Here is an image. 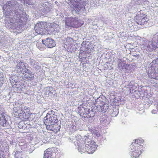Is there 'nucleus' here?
<instances>
[{"mask_svg":"<svg viewBox=\"0 0 158 158\" xmlns=\"http://www.w3.org/2000/svg\"><path fill=\"white\" fill-rule=\"evenodd\" d=\"M75 145L78 146V151L81 153L87 152L89 154H92L97 148V145L91 138V137L85 136L83 139H80L74 142Z\"/></svg>","mask_w":158,"mask_h":158,"instance_id":"obj_1","label":"nucleus"},{"mask_svg":"<svg viewBox=\"0 0 158 158\" xmlns=\"http://www.w3.org/2000/svg\"><path fill=\"white\" fill-rule=\"evenodd\" d=\"M143 143L142 139H135L130 145L131 156L132 158H137L142 153L141 148L142 144Z\"/></svg>","mask_w":158,"mask_h":158,"instance_id":"obj_2","label":"nucleus"},{"mask_svg":"<svg viewBox=\"0 0 158 158\" xmlns=\"http://www.w3.org/2000/svg\"><path fill=\"white\" fill-rule=\"evenodd\" d=\"M142 48L144 50L151 52L153 49L158 48V35H154L152 42L146 40L145 42L142 45Z\"/></svg>","mask_w":158,"mask_h":158,"instance_id":"obj_3","label":"nucleus"},{"mask_svg":"<svg viewBox=\"0 0 158 158\" xmlns=\"http://www.w3.org/2000/svg\"><path fill=\"white\" fill-rule=\"evenodd\" d=\"M44 123L45 125L53 123H57L58 122L57 116L51 111L47 114L44 118Z\"/></svg>","mask_w":158,"mask_h":158,"instance_id":"obj_4","label":"nucleus"},{"mask_svg":"<svg viewBox=\"0 0 158 158\" xmlns=\"http://www.w3.org/2000/svg\"><path fill=\"white\" fill-rule=\"evenodd\" d=\"M15 70L17 72H21L23 74L25 73H27V72L28 71V69L26 68L25 63L21 61H18L17 62Z\"/></svg>","mask_w":158,"mask_h":158,"instance_id":"obj_5","label":"nucleus"},{"mask_svg":"<svg viewBox=\"0 0 158 158\" xmlns=\"http://www.w3.org/2000/svg\"><path fill=\"white\" fill-rule=\"evenodd\" d=\"M34 28L37 34L42 35L44 33V31L46 30L45 28V23L43 22L38 23L35 25Z\"/></svg>","mask_w":158,"mask_h":158,"instance_id":"obj_6","label":"nucleus"},{"mask_svg":"<svg viewBox=\"0 0 158 158\" xmlns=\"http://www.w3.org/2000/svg\"><path fill=\"white\" fill-rule=\"evenodd\" d=\"M70 1L69 4L70 5V7L73 10H75L76 12H78L81 9L80 5H79V3L75 1V0H69Z\"/></svg>","mask_w":158,"mask_h":158,"instance_id":"obj_7","label":"nucleus"},{"mask_svg":"<svg viewBox=\"0 0 158 158\" xmlns=\"http://www.w3.org/2000/svg\"><path fill=\"white\" fill-rule=\"evenodd\" d=\"M118 68L121 71H123L126 72H129L130 71L129 64H126V62L124 61H121L120 62H119Z\"/></svg>","mask_w":158,"mask_h":158,"instance_id":"obj_8","label":"nucleus"},{"mask_svg":"<svg viewBox=\"0 0 158 158\" xmlns=\"http://www.w3.org/2000/svg\"><path fill=\"white\" fill-rule=\"evenodd\" d=\"M77 23L78 20L76 18H68L65 21V25L68 27H73L75 26Z\"/></svg>","mask_w":158,"mask_h":158,"instance_id":"obj_9","label":"nucleus"},{"mask_svg":"<svg viewBox=\"0 0 158 158\" xmlns=\"http://www.w3.org/2000/svg\"><path fill=\"white\" fill-rule=\"evenodd\" d=\"M42 42L45 46L49 48H52L55 45L54 41L50 38H48L45 40H43Z\"/></svg>","mask_w":158,"mask_h":158,"instance_id":"obj_10","label":"nucleus"},{"mask_svg":"<svg viewBox=\"0 0 158 158\" xmlns=\"http://www.w3.org/2000/svg\"><path fill=\"white\" fill-rule=\"evenodd\" d=\"M151 69L149 70L148 74L149 77L151 78L158 80V70H154L153 71Z\"/></svg>","mask_w":158,"mask_h":158,"instance_id":"obj_11","label":"nucleus"},{"mask_svg":"<svg viewBox=\"0 0 158 158\" xmlns=\"http://www.w3.org/2000/svg\"><path fill=\"white\" fill-rule=\"evenodd\" d=\"M45 125H46L47 129L48 130L56 132H58L60 130L59 126L57 125L53 124L51 125L47 124Z\"/></svg>","mask_w":158,"mask_h":158,"instance_id":"obj_12","label":"nucleus"},{"mask_svg":"<svg viewBox=\"0 0 158 158\" xmlns=\"http://www.w3.org/2000/svg\"><path fill=\"white\" fill-rule=\"evenodd\" d=\"M135 21V22L139 25H144L149 21V19L147 17H145L143 18H139Z\"/></svg>","mask_w":158,"mask_h":158,"instance_id":"obj_13","label":"nucleus"},{"mask_svg":"<svg viewBox=\"0 0 158 158\" xmlns=\"http://www.w3.org/2000/svg\"><path fill=\"white\" fill-rule=\"evenodd\" d=\"M20 116H22L24 120H27L30 116L31 113L29 109H27V110H24L23 113H20Z\"/></svg>","mask_w":158,"mask_h":158,"instance_id":"obj_14","label":"nucleus"},{"mask_svg":"<svg viewBox=\"0 0 158 158\" xmlns=\"http://www.w3.org/2000/svg\"><path fill=\"white\" fill-rule=\"evenodd\" d=\"M26 74H25V80L28 81H30L32 80L34 78V74L28 70V71L25 73Z\"/></svg>","mask_w":158,"mask_h":158,"instance_id":"obj_15","label":"nucleus"},{"mask_svg":"<svg viewBox=\"0 0 158 158\" xmlns=\"http://www.w3.org/2000/svg\"><path fill=\"white\" fill-rule=\"evenodd\" d=\"M55 92L54 89L52 87H47L45 89V94L46 95L49 96L53 94Z\"/></svg>","mask_w":158,"mask_h":158,"instance_id":"obj_16","label":"nucleus"},{"mask_svg":"<svg viewBox=\"0 0 158 158\" xmlns=\"http://www.w3.org/2000/svg\"><path fill=\"white\" fill-rule=\"evenodd\" d=\"M52 155L51 150L48 148L44 152V158H52Z\"/></svg>","mask_w":158,"mask_h":158,"instance_id":"obj_17","label":"nucleus"},{"mask_svg":"<svg viewBox=\"0 0 158 158\" xmlns=\"http://www.w3.org/2000/svg\"><path fill=\"white\" fill-rule=\"evenodd\" d=\"M104 102H103L100 98H98L97 99H96L94 102V104L96 106H100L101 107L102 105H103Z\"/></svg>","mask_w":158,"mask_h":158,"instance_id":"obj_18","label":"nucleus"},{"mask_svg":"<svg viewBox=\"0 0 158 158\" xmlns=\"http://www.w3.org/2000/svg\"><path fill=\"white\" fill-rule=\"evenodd\" d=\"M73 39L70 37L67 38L66 39V41L65 43V44L67 46H68V47L71 46V45L73 44Z\"/></svg>","mask_w":158,"mask_h":158,"instance_id":"obj_19","label":"nucleus"},{"mask_svg":"<svg viewBox=\"0 0 158 158\" xmlns=\"http://www.w3.org/2000/svg\"><path fill=\"white\" fill-rule=\"evenodd\" d=\"M6 121L5 116L3 114H1L0 115V124L4 127L6 125Z\"/></svg>","mask_w":158,"mask_h":158,"instance_id":"obj_20","label":"nucleus"},{"mask_svg":"<svg viewBox=\"0 0 158 158\" xmlns=\"http://www.w3.org/2000/svg\"><path fill=\"white\" fill-rule=\"evenodd\" d=\"M23 153L20 151H16L15 152L14 156L15 158H22Z\"/></svg>","mask_w":158,"mask_h":158,"instance_id":"obj_21","label":"nucleus"},{"mask_svg":"<svg viewBox=\"0 0 158 158\" xmlns=\"http://www.w3.org/2000/svg\"><path fill=\"white\" fill-rule=\"evenodd\" d=\"M44 45L43 43H37L36 44L37 48L40 50H43L45 49Z\"/></svg>","mask_w":158,"mask_h":158,"instance_id":"obj_22","label":"nucleus"},{"mask_svg":"<svg viewBox=\"0 0 158 158\" xmlns=\"http://www.w3.org/2000/svg\"><path fill=\"white\" fill-rule=\"evenodd\" d=\"M49 5L47 3H45L43 4V7L44 8L45 11H49L51 10V9L50 7H49Z\"/></svg>","mask_w":158,"mask_h":158,"instance_id":"obj_23","label":"nucleus"},{"mask_svg":"<svg viewBox=\"0 0 158 158\" xmlns=\"http://www.w3.org/2000/svg\"><path fill=\"white\" fill-rule=\"evenodd\" d=\"M17 3V2H15L14 1L12 0L11 1H9L8 2L7 5L10 7H13L15 6Z\"/></svg>","mask_w":158,"mask_h":158,"instance_id":"obj_24","label":"nucleus"},{"mask_svg":"<svg viewBox=\"0 0 158 158\" xmlns=\"http://www.w3.org/2000/svg\"><path fill=\"white\" fill-rule=\"evenodd\" d=\"M15 90L19 92L20 91L21 86L20 85H14L13 86Z\"/></svg>","mask_w":158,"mask_h":158,"instance_id":"obj_25","label":"nucleus"},{"mask_svg":"<svg viewBox=\"0 0 158 158\" xmlns=\"http://www.w3.org/2000/svg\"><path fill=\"white\" fill-rule=\"evenodd\" d=\"M107 117L106 115H104L100 118L101 123H106L107 122Z\"/></svg>","mask_w":158,"mask_h":158,"instance_id":"obj_26","label":"nucleus"},{"mask_svg":"<svg viewBox=\"0 0 158 158\" xmlns=\"http://www.w3.org/2000/svg\"><path fill=\"white\" fill-rule=\"evenodd\" d=\"M4 75L2 73H0V85L3 83L4 81Z\"/></svg>","mask_w":158,"mask_h":158,"instance_id":"obj_27","label":"nucleus"},{"mask_svg":"<svg viewBox=\"0 0 158 158\" xmlns=\"http://www.w3.org/2000/svg\"><path fill=\"white\" fill-rule=\"evenodd\" d=\"M47 25H48V28L55 27L56 26L55 24L54 23H48L47 24Z\"/></svg>","mask_w":158,"mask_h":158,"instance_id":"obj_28","label":"nucleus"},{"mask_svg":"<svg viewBox=\"0 0 158 158\" xmlns=\"http://www.w3.org/2000/svg\"><path fill=\"white\" fill-rule=\"evenodd\" d=\"M46 30L49 33L51 34L53 33V32L55 31V27L50 28H47Z\"/></svg>","mask_w":158,"mask_h":158,"instance_id":"obj_29","label":"nucleus"},{"mask_svg":"<svg viewBox=\"0 0 158 158\" xmlns=\"http://www.w3.org/2000/svg\"><path fill=\"white\" fill-rule=\"evenodd\" d=\"M29 60H30V62L31 65L33 66H34L35 64V63H36V62L34 60H33V59H29Z\"/></svg>","mask_w":158,"mask_h":158,"instance_id":"obj_30","label":"nucleus"},{"mask_svg":"<svg viewBox=\"0 0 158 158\" xmlns=\"http://www.w3.org/2000/svg\"><path fill=\"white\" fill-rule=\"evenodd\" d=\"M30 149L29 151V152L31 153L34 149V146L33 145L30 146Z\"/></svg>","mask_w":158,"mask_h":158,"instance_id":"obj_31","label":"nucleus"},{"mask_svg":"<svg viewBox=\"0 0 158 158\" xmlns=\"http://www.w3.org/2000/svg\"><path fill=\"white\" fill-rule=\"evenodd\" d=\"M29 108L28 107H27L26 106L24 107L23 108H21V111L23 113V112L24 111V110H27V109H29Z\"/></svg>","mask_w":158,"mask_h":158,"instance_id":"obj_32","label":"nucleus"},{"mask_svg":"<svg viewBox=\"0 0 158 158\" xmlns=\"http://www.w3.org/2000/svg\"><path fill=\"white\" fill-rule=\"evenodd\" d=\"M152 62L154 64L158 65V58L156 59V60H153Z\"/></svg>","mask_w":158,"mask_h":158,"instance_id":"obj_33","label":"nucleus"},{"mask_svg":"<svg viewBox=\"0 0 158 158\" xmlns=\"http://www.w3.org/2000/svg\"><path fill=\"white\" fill-rule=\"evenodd\" d=\"M8 11L7 12V13H6V15H6V17H9L10 16V15H11V14H12V12H10V13H8Z\"/></svg>","mask_w":158,"mask_h":158,"instance_id":"obj_34","label":"nucleus"},{"mask_svg":"<svg viewBox=\"0 0 158 158\" xmlns=\"http://www.w3.org/2000/svg\"><path fill=\"white\" fill-rule=\"evenodd\" d=\"M152 114H155L156 113V110H153L152 111Z\"/></svg>","mask_w":158,"mask_h":158,"instance_id":"obj_35","label":"nucleus"},{"mask_svg":"<svg viewBox=\"0 0 158 158\" xmlns=\"http://www.w3.org/2000/svg\"><path fill=\"white\" fill-rule=\"evenodd\" d=\"M96 135L97 136H99L100 135V134H99V133H97V134H96Z\"/></svg>","mask_w":158,"mask_h":158,"instance_id":"obj_36","label":"nucleus"},{"mask_svg":"<svg viewBox=\"0 0 158 158\" xmlns=\"http://www.w3.org/2000/svg\"><path fill=\"white\" fill-rule=\"evenodd\" d=\"M77 137L78 138H81V136L80 135L78 136Z\"/></svg>","mask_w":158,"mask_h":158,"instance_id":"obj_37","label":"nucleus"},{"mask_svg":"<svg viewBox=\"0 0 158 158\" xmlns=\"http://www.w3.org/2000/svg\"><path fill=\"white\" fill-rule=\"evenodd\" d=\"M144 2H146L147 1V0H142Z\"/></svg>","mask_w":158,"mask_h":158,"instance_id":"obj_38","label":"nucleus"},{"mask_svg":"<svg viewBox=\"0 0 158 158\" xmlns=\"http://www.w3.org/2000/svg\"><path fill=\"white\" fill-rule=\"evenodd\" d=\"M157 110H158V105L157 106Z\"/></svg>","mask_w":158,"mask_h":158,"instance_id":"obj_39","label":"nucleus"}]
</instances>
